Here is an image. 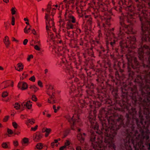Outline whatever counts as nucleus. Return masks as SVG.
Listing matches in <instances>:
<instances>
[{"mask_svg":"<svg viewBox=\"0 0 150 150\" xmlns=\"http://www.w3.org/2000/svg\"><path fill=\"white\" fill-rule=\"evenodd\" d=\"M76 150H81V149L80 147L77 146L76 148Z\"/></svg>","mask_w":150,"mask_h":150,"instance_id":"51","label":"nucleus"},{"mask_svg":"<svg viewBox=\"0 0 150 150\" xmlns=\"http://www.w3.org/2000/svg\"><path fill=\"white\" fill-rule=\"evenodd\" d=\"M92 16L98 20L99 17V13L97 11H95L92 13Z\"/></svg>","mask_w":150,"mask_h":150,"instance_id":"13","label":"nucleus"},{"mask_svg":"<svg viewBox=\"0 0 150 150\" xmlns=\"http://www.w3.org/2000/svg\"><path fill=\"white\" fill-rule=\"evenodd\" d=\"M47 116L48 117H50V116H51V115L50 114H47Z\"/></svg>","mask_w":150,"mask_h":150,"instance_id":"61","label":"nucleus"},{"mask_svg":"<svg viewBox=\"0 0 150 150\" xmlns=\"http://www.w3.org/2000/svg\"><path fill=\"white\" fill-rule=\"evenodd\" d=\"M29 88L32 90L34 91L35 92L37 90L39 89V88L34 85H30Z\"/></svg>","mask_w":150,"mask_h":150,"instance_id":"16","label":"nucleus"},{"mask_svg":"<svg viewBox=\"0 0 150 150\" xmlns=\"http://www.w3.org/2000/svg\"><path fill=\"white\" fill-rule=\"evenodd\" d=\"M4 1L5 2L7 3L9 1V0H4Z\"/></svg>","mask_w":150,"mask_h":150,"instance_id":"57","label":"nucleus"},{"mask_svg":"<svg viewBox=\"0 0 150 150\" xmlns=\"http://www.w3.org/2000/svg\"><path fill=\"white\" fill-rule=\"evenodd\" d=\"M30 27L28 28V30L27 29V27H26L24 29V32L25 33H28V30H31L30 27L31 26L30 25Z\"/></svg>","mask_w":150,"mask_h":150,"instance_id":"28","label":"nucleus"},{"mask_svg":"<svg viewBox=\"0 0 150 150\" xmlns=\"http://www.w3.org/2000/svg\"><path fill=\"white\" fill-rule=\"evenodd\" d=\"M53 108L54 110V112L56 113L57 112V110L56 109V107L55 105H53Z\"/></svg>","mask_w":150,"mask_h":150,"instance_id":"44","label":"nucleus"},{"mask_svg":"<svg viewBox=\"0 0 150 150\" xmlns=\"http://www.w3.org/2000/svg\"><path fill=\"white\" fill-rule=\"evenodd\" d=\"M13 144L15 146H17L18 145V143L17 141H14L13 142Z\"/></svg>","mask_w":150,"mask_h":150,"instance_id":"47","label":"nucleus"},{"mask_svg":"<svg viewBox=\"0 0 150 150\" xmlns=\"http://www.w3.org/2000/svg\"><path fill=\"white\" fill-rule=\"evenodd\" d=\"M105 142L107 144V146L110 148L113 149L114 150H116V146L112 140H108L105 139Z\"/></svg>","mask_w":150,"mask_h":150,"instance_id":"8","label":"nucleus"},{"mask_svg":"<svg viewBox=\"0 0 150 150\" xmlns=\"http://www.w3.org/2000/svg\"><path fill=\"white\" fill-rule=\"evenodd\" d=\"M38 85L40 87H42V83L40 81H38Z\"/></svg>","mask_w":150,"mask_h":150,"instance_id":"39","label":"nucleus"},{"mask_svg":"<svg viewBox=\"0 0 150 150\" xmlns=\"http://www.w3.org/2000/svg\"><path fill=\"white\" fill-rule=\"evenodd\" d=\"M104 20L106 23L108 25H110V22L111 21V18L110 16H105L104 17Z\"/></svg>","mask_w":150,"mask_h":150,"instance_id":"11","label":"nucleus"},{"mask_svg":"<svg viewBox=\"0 0 150 150\" xmlns=\"http://www.w3.org/2000/svg\"><path fill=\"white\" fill-rule=\"evenodd\" d=\"M103 4L102 3L98 2V5L100 8H102L103 7Z\"/></svg>","mask_w":150,"mask_h":150,"instance_id":"30","label":"nucleus"},{"mask_svg":"<svg viewBox=\"0 0 150 150\" xmlns=\"http://www.w3.org/2000/svg\"><path fill=\"white\" fill-rule=\"evenodd\" d=\"M35 44H36V43H37V44H38V45H40V42L39 41H37V42H35Z\"/></svg>","mask_w":150,"mask_h":150,"instance_id":"53","label":"nucleus"},{"mask_svg":"<svg viewBox=\"0 0 150 150\" xmlns=\"http://www.w3.org/2000/svg\"><path fill=\"white\" fill-rule=\"evenodd\" d=\"M24 20L25 21H28V19L26 18H24Z\"/></svg>","mask_w":150,"mask_h":150,"instance_id":"63","label":"nucleus"},{"mask_svg":"<svg viewBox=\"0 0 150 150\" xmlns=\"http://www.w3.org/2000/svg\"><path fill=\"white\" fill-rule=\"evenodd\" d=\"M11 13L12 14L14 15L16 13V11L15 10L14 8H12L11 9Z\"/></svg>","mask_w":150,"mask_h":150,"instance_id":"37","label":"nucleus"},{"mask_svg":"<svg viewBox=\"0 0 150 150\" xmlns=\"http://www.w3.org/2000/svg\"><path fill=\"white\" fill-rule=\"evenodd\" d=\"M29 80L33 82H34L35 81V77L34 76H32L29 79Z\"/></svg>","mask_w":150,"mask_h":150,"instance_id":"33","label":"nucleus"},{"mask_svg":"<svg viewBox=\"0 0 150 150\" xmlns=\"http://www.w3.org/2000/svg\"><path fill=\"white\" fill-rule=\"evenodd\" d=\"M63 149H64L62 146L59 149L60 150H63Z\"/></svg>","mask_w":150,"mask_h":150,"instance_id":"62","label":"nucleus"},{"mask_svg":"<svg viewBox=\"0 0 150 150\" xmlns=\"http://www.w3.org/2000/svg\"><path fill=\"white\" fill-rule=\"evenodd\" d=\"M37 105L39 107H40L41 106V104H39V103H37Z\"/></svg>","mask_w":150,"mask_h":150,"instance_id":"59","label":"nucleus"},{"mask_svg":"<svg viewBox=\"0 0 150 150\" xmlns=\"http://www.w3.org/2000/svg\"><path fill=\"white\" fill-rule=\"evenodd\" d=\"M36 147L37 149H41L42 148V146L41 144L39 143L37 144L36 146Z\"/></svg>","mask_w":150,"mask_h":150,"instance_id":"24","label":"nucleus"},{"mask_svg":"<svg viewBox=\"0 0 150 150\" xmlns=\"http://www.w3.org/2000/svg\"><path fill=\"white\" fill-rule=\"evenodd\" d=\"M28 42V40L27 39H25L24 40L23 42V44L24 45H26L27 44Z\"/></svg>","mask_w":150,"mask_h":150,"instance_id":"45","label":"nucleus"},{"mask_svg":"<svg viewBox=\"0 0 150 150\" xmlns=\"http://www.w3.org/2000/svg\"><path fill=\"white\" fill-rule=\"evenodd\" d=\"M51 146L52 148H53L54 146V142H52L51 144Z\"/></svg>","mask_w":150,"mask_h":150,"instance_id":"50","label":"nucleus"},{"mask_svg":"<svg viewBox=\"0 0 150 150\" xmlns=\"http://www.w3.org/2000/svg\"><path fill=\"white\" fill-rule=\"evenodd\" d=\"M142 111V110L141 108H140V110L139 112V117L141 119L140 122L142 124V125H143V120H144L143 117L142 115V112H141Z\"/></svg>","mask_w":150,"mask_h":150,"instance_id":"14","label":"nucleus"},{"mask_svg":"<svg viewBox=\"0 0 150 150\" xmlns=\"http://www.w3.org/2000/svg\"><path fill=\"white\" fill-rule=\"evenodd\" d=\"M74 32L73 31H67L66 33V34L69 37L72 38L73 36Z\"/></svg>","mask_w":150,"mask_h":150,"instance_id":"19","label":"nucleus"},{"mask_svg":"<svg viewBox=\"0 0 150 150\" xmlns=\"http://www.w3.org/2000/svg\"><path fill=\"white\" fill-rule=\"evenodd\" d=\"M62 9L66 8L64 16L66 21L65 23L62 20L59 21V25L64 26L66 24V28L68 30L73 29L77 23L76 18L71 13L72 10L76 9L78 13H80L83 9V6L79 3L78 0H64L59 4V8Z\"/></svg>","mask_w":150,"mask_h":150,"instance_id":"2","label":"nucleus"},{"mask_svg":"<svg viewBox=\"0 0 150 150\" xmlns=\"http://www.w3.org/2000/svg\"><path fill=\"white\" fill-rule=\"evenodd\" d=\"M52 103H53V104L54 103H55V100H53V101H52Z\"/></svg>","mask_w":150,"mask_h":150,"instance_id":"64","label":"nucleus"},{"mask_svg":"<svg viewBox=\"0 0 150 150\" xmlns=\"http://www.w3.org/2000/svg\"><path fill=\"white\" fill-rule=\"evenodd\" d=\"M33 46H34L35 49L37 50L40 51L39 53H41V51L40 48V47L38 45H36L34 46L33 45H32Z\"/></svg>","mask_w":150,"mask_h":150,"instance_id":"22","label":"nucleus"},{"mask_svg":"<svg viewBox=\"0 0 150 150\" xmlns=\"http://www.w3.org/2000/svg\"><path fill=\"white\" fill-rule=\"evenodd\" d=\"M8 95V93L6 92H4L2 94V97H5L7 96Z\"/></svg>","mask_w":150,"mask_h":150,"instance_id":"29","label":"nucleus"},{"mask_svg":"<svg viewBox=\"0 0 150 150\" xmlns=\"http://www.w3.org/2000/svg\"><path fill=\"white\" fill-rule=\"evenodd\" d=\"M54 143H57L58 141V140H57V139H55V140H54Z\"/></svg>","mask_w":150,"mask_h":150,"instance_id":"58","label":"nucleus"},{"mask_svg":"<svg viewBox=\"0 0 150 150\" xmlns=\"http://www.w3.org/2000/svg\"><path fill=\"white\" fill-rule=\"evenodd\" d=\"M12 125L16 129L17 128L18 125L16 122H12Z\"/></svg>","mask_w":150,"mask_h":150,"instance_id":"26","label":"nucleus"},{"mask_svg":"<svg viewBox=\"0 0 150 150\" xmlns=\"http://www.w3.org/2000/svg\"><path fill=\"white\" fill-rule=\"evenodd\" d=\"M32 100L34 101H36L37 100V98L35 95H33L32 96Z\"/></svg>","mask_w":150,"mask_h":150,"instance_id":"31","label":"nucleus"},{"mask_svg":"<svg viewBox=\"0 0 150 150\" xmlns=\"http://www.w3.org/2000/svg\"><path fill=\"white\" fill-rule=\"evenodd\" d=\"M33 57V56L32 55H30L28 56V57L27 58V60L28 61H29L30 60V59Z\"/></svg>","mask_w":150,"mask_h":150,"instance_id":"40","label":"nucleus"},{"mask_svg":"<svg viewBox=\"0 0 150 150\" xmlns=\"http://www.w3.org/2000/svg\"><path fill=\"white\" fill-rule=\"evenodd\" d=\"M145 68L144 79L146 83L144 89L141 90L142 96L139 97L140 103L144 111L146 110L149 113L150 110V66H144ZM150 123V120H149Z\"/></svg>","mask_w":150,"mask_h":150,"instance_id":"4","label":"nucleus"},{"mask_svg":"<svg viewBox=\"0 0 150 150\" xmlns=\"http://www.w3.org/2000/svg\"><path fill=\"white\" fill-rule=\"evenodd\" d=\"M51 6L49 4L48 6L46 11L47 13H45V18L46 19V30L47 31V35L49 38L52 40L53 38V34L51 32H49V28H52L53 29L54 23L53 20L50 17V12L51 9Z\"/></svg>","mask_w":150,"mask_h":150,"instance_id":"6","label":"nucleus"},{"mask_svg":"<svg viewBox=\"0 0 150 150\" xmlns=\"http://www.w3.org/2000/svg\"><path fill=\"white\" fill-rule=\"evenodd\" d=\"M48 102L50 103H51V104H53V103H52V101H50V100L49 99H48Z\"/></svg>","mask_w":150,"mask_h":150,"instance_id":"54","label":"nucleus"},{"mask_svg":"<svg viewBox=\"0 0 150 150\" xmlns=\"http://www.w3.org/2000/svg\"><path fill=\"white\" fill-rule=\"evenodd\" d=\"M17 65H18V67L19 68V69H18V68H17L16 67H15V68L16 70L18 71H20L21 69H23V66L22 64L18 63L17 64Z\"/></svg>","mask_w":150,"mask_h":150,"instance_id":"21","label":"nucleus"},{"mask_svg":"<svg viewBox=\"0 0 150 150\" xmlns=\"http://www.w3.org/2000/svg\"><path fill=\"white\" fill-rule=\"evenodd\" d=\"M45 74H46L47 73V72H48V70L47 69H45Z\"/></svg>","mask_w":150,"mask_h":150,"instance_id":"55","label":"nucleus"},{"mask_svg":"<svg viewBox=\"0 0 150 150\" xmlns=\"http://www.w3.org/2000/svg\"><path fill=\"white\" fill-rule=\"evenodd\" d=\"M74 98H71L69 99L70 103L72 104V106H74L73 108L75 110V114L72 116H71L69 115L65 116V117L68 120L71 125V129L77 131L78 133L77 137L78 140L81 142H83L84 138L86 135L85 133H82L79 128V126L81 125V122L80 121L79 115L81 111L79 107H76L77 103L74 100Z\"/></svg>","mask_w":150,"mask_h":150,"instance_id":"3","label":"nucleus"},{"mask_svg":"<svg viewBox=\"0 0 150 150\" xmlns=\"http://www.w3.org/2000/svg\"><path fill=\"white\" fill-rule=\"evenodd\" d=\"M55 10V9L54 8H53L52 9V12L51 13V15L52 16H53L54 15V14L55 13L54 11Z\"/></svg>","mask_w":150,"mask_h":150,"instance_id":"46","label":"nucleus"},{"mask_svg":"<svg viewBox=\"0 0 150 150\" xmlns=\"http://www.w3.org/2000/svg\"><path fill=\"white\" fill-rule=\"evenodd\" d=\"M42 131L43 132H46L45 135L46 137H47L50 132L51 130L49 129L45 128L43 129Z\"/></svg>","mask_w":150,"mask_h":150,"instance_id":"17","label":"nucleus"},{"mask_svg":"<svg viewBox=\"0 0 150 150\" xmlns=\"http://www.w3.org/2000/svg\"><path fill=\"white\" fill-rule=\"evenodd\" d=\"M65 71L66 73H68L70 75H71L72 74L73 71L71 67L69 65L66 67Z\"/></svg>","mask_w":150,"mask_h":150,"instance_id":"10","label":"nucleus"},{"mask_svg":"<svg viewBox=\"0 0 150 150\" xmlns=\"http://www.w3.org/2000/svg\"><path fill=\"white\" fill-rule=\"evenodd\" d=\"M70 89L71 91V93H74V92H75V90H76V89L74 88L73 86L70 88Z\"/></svg>","mask_w":150,"mask_h":150,"instance_id":"36","label":"nucleus"},{"mask_svg":"<svg viewBox=\"0 0 150 150\" xmlns=\"http://www.w3.org/2000/svg\"><path fill=\"white\" fill-rule=\"evenodd\" d=\"M89 121L90 123L92 125L95 122V117L94 116L90 115L88 118Z\"/></svg>","mask_w":150,"mask_h":150,"instance_id":"12","label":"nucleus"},{"mask_svg":"<svg viewBox=\"0 0 150 150\" xmlns=\"http://www.w3.org/2000/svg\"><path fill=\"white\" fill-rule=\"evenodd\" d=\"M11 82L10 81H7V82H4L3 83L5 85V86L4 88H6L7 86H9V84L11 83V86H12V84L11 83Z\"/></svg>","mask_w":150,"mask_h":150,"instance_id":"23","label":"nucleus"},{"mask_svg":"<svg viewBox=\"0 0 150 150\" xmlns=\"http://www.w3.org/2000/svg\"><path fill=\"white\" fill-rule=\"evenodd\" d=\"M113 130H114V134L113 135H115L117 134L116 130H117V128L116 129V130H115V129H114Z\"/></svg>","mask_w":150,"mask_h":150,"instance_id":"49","label":"nucleus"},{"mask_svg":"<svg viewBox=\"0 0 150 150\" xmlns=\"http://www.w3.org/2000/svg\"><path fill=\"white\" fill-rule=\"evenodd\" d=\"M49 89L51 90L52 91V95H51L50 94L48 93H47L50 96V98L51 99H53V96H54V93L53 91H54V88L53 86H50L49 88H48V90Z\"/></svg>","mask_w":150,"mask_h":150,"instance_id":"18","label":"nucleus"},{"mask_svg":"<svg viewBox=\"0 0 150 150\" xmlns=\"http://www.w3.org/2000/svg\"><path fill=\"white\" fill-rule=\"evenodd\" d=\"M30 101L23 102L21 105L18 103H16L14 107L17 110L20 109L22 111L24 110L25 108L30 109L32 106V105L30 104Z\"/></svg>","mask_w":150,"mask_h":150,"instance_id":"7","label":"nucleus"},{"mask_svg":"<svg viewBox=\"0 0 150 150\" xmlns=\"http://www.w3.org/2000/svg\"><path fill=\"white\" fill-rule=\"evenodd\" d=\"M9 117V116H6L3 119V121L5 122L7 121L8 120V119Z\"/></svg>","mask_w":150,"mask_h":150,"instance_id":"38","label":"nucleus"},{"mask_svg":"<svg viewBox=\"0 0 150 150\" xmlns=\"http://www.w3.org/2000/svg\"><path fill=\"white\" fill-rule=\"evenodd\" d=\"M62 147H63V149H66V148L67 146H65V145L64 146H62Z\"/></svg>","mask_w":150,"mask_h":150,"instance_id":"60","label":"nucleus"},{"mask_svg":"<svg viewBox=\"0 0 150 150\" xmlns=\"http://www.w3.org/2000/svg\"><path fill=\"white\" fill-rule=\"evenodd\" d=\"M70 144V143L68 141H67V142L65 143V145L66 146H69Z\"/></svg>","mask_w":150,"mask_h":150,"instance_id":"43","label":"nucleus"},{"mask_svg":"<svg viewBox=\"0 0 150 150\" xmlns=\"http://www.w3.org/2000/svg\"><path fill=\"white\" fill-rule=\"evenodd\" d=\"M69 129H68V130H67L66 131V133L67 134H68L69 132Z\"/></svg>","mask_w":150,"mask_h":150,"instance_id":"56","label":"nucleus"},{"mask_svg":"<svg viewBox=\"0 0 150 150\" xmlns=\"http://www.w3.org/2000/svg\"><path fill=\"white\" fill-rule=\"evenodd\" d=\"M23 142L25 143H27L28 142V139L26 138H24L23 140Z\"/></svg>","mask_w":150,"mask_h":150,"instance_id":"35","label":"nucleus"},{"mask_svg":"<svg viewBox=\"0 0 150 150\" xmlns=\"http://www.w3.org/2000/svg\"><path fill=\"white\" fill-rule=\"evenodd\" d=\"M2 146L4 148H8V146L7 144L6 143H3L2 144Z\"/></svg>","mask_w":150,"mask_h":150,"instance_id":"27","label":"nucleus"},{"mask_svg":"<svg viewBox=\"0 0 150 150\" xmlns=\"http://www.w3.org/2000/svg\"><path fill=\"white\" fill-rule=\"evenodd\" d=\"M8 132L9 134H12L13 133V131L11 130L8 129Z\"/></svg>","mask_w":150,"mask_h":150,"instance_id":"42","label":"nucleus"},{"mask_svg":"<svg viewBox=\"0 0 150 150\" xmlns=\"http://www.w3.org/2000/svg\"><path fill=\"white\" fill-rule=\"evenodd\" d=\"M120 22L119 25L116 27L117 30V37L115 36L112 31L114 28L110 29V32L113 37V39L111 40L110 44L111 47L114 49V47L116 46L118 40L122 39L124 36V30L126 33L133 34V28L132 26L126 25L124 23L122 18H120Z\"/></svg>","mask_w":150,"mask_h":150,"instance_id":"5","label":"nucleus"},{"mask_svg":"<svg viewBox=\"0 0 150 150\" xmlns=\"http://www.w3.org/2000/svg\"><path fill=\"white\" fill-rule=\"evenodd\" d=\"M34 123V122L33 121L31 120L30 119H28L27 120V121L26 122V123L27 125H28L29 123H30L31 124H33Z\"/></svg>","mask_w":150,"mask_h":150,"instance_id":"25","label":"nucleus"},{"mask_svg":"<svg viewBox=\"0 0 150 150\" xmlns=\"http://www.w3.org/2000/svg\"><path fill=\"white\" fill-rule=\"evenodd\" d=\"M18 87L22 90H25L28 88V85L25 82H20L18 83Z\"/></svg>","mask_w":150,"mask_h":150,"instance_id":"9","label":"nucleus"},{"mask_svg":"<svg viewBox=\"0 0 150 150\" xmlns=\"http://www.w3.org/2000/svg\"><path fill=\"white\" fill-rule=\"evenodd\" d=\"M38 127V125H36L35 126V127H32L31 128V130L35 131L36 130Z\"/></svg>","mask_w":150,"mask_h":150,"instance_id":"41","label":"nucleus"},{"mask_svg":"<svg viewBox=\"0 0 150 150\" xmlns=\"http://www.w3.org/2000/svg\"><path fill=\"white\" fill-rule=\"evenodd\" d=\"M87 23L89 25H91L92 24V19L91 18H90L87 21Z\"/></svg>","mask_w":150,"mask_h":150,"instance_id":"32","label":"nucleus"},{"mask_svg":"<svg viewBox=\"0 0 150 150\" xmlns=\"http://www.w3.org/2000/svg\"><path fill=\"white\" fill-rule=\"evenodd\" d=\"M12 40L13 41H16V42H17L18 41L17 40H16L13 37H12Z\"/></svg>","mask_w":150,"mask_h":150,"instance_id":"52","label":"nucleus"},{"mask_svg":"<svg viewBox=\"0 0 150 150\" xmlns=\"http://www.w3.org/2000/svg\"><path fill=\"white\" fill-rule=\"evenodd\" d=\"M32 33L34 35H36V31L34 29H33L31 30Z\"/></svg>","mask_w":150,"mask_h":150,"instance_id":"48","label":"nucleus"},{"mask_svg":"<svg viewBox=\"0 0 150 150\" xmlns=\"http://www.w3.org/2000/svg\"><path fill=\"white\" fill-rule=\"evenodd\" d=\"M129 112L132 116L134 119H136L137 125L139 127V130L140 133H139L136 130L134 125H132L130 130L126 129L125 135L120 145L121 150H130L132 149V146H133L135 150H144V143L150 150V131L147 129L145 131L141 126L139 127L138 125L139 120L135 116L137 114L136 110H129Z\"/></svg>","mask_w":150,"mask_h":150,"instance_id":"1","label":"nucleus"},{"mask_svg":"<svg viewBox=\"0 0 150 150\" xmlns=\"http://www.w3.org/2000/svg\"><path fill=\"white\" fill-rule=\"evenodd\" d=\"M12 25H15V18L14 16H13L12 18Z\"/></svg>","mask_w":150,"mask_h":150,"instance_id":"34","label":"nucleus"},{"mask_svg":"<svg viewBox=\"0 0 150 150\" xmlns=\"http://www.w3.org/2000/svg\"><path fill=\"white\" fill-rule=\"evenodd\" d=\"M4 43L6 45V47H8V45L10 44L9 40L8 39V37L6 36L5 37V38L4 40Z\"/></svg>","mask_w":150,"mask_h":150,"instance_id":"20","label":"nucleus"},{"mask_svg":"<svg viewBox=\"0 0 150 150\" xmlns=\"http://www.w3.org/2000/svg\"><path fill=\"white\" fill-rule=\"evenodd\" d=\"M33 139L35 142H37L41 138V136L40 135L35 134V135L33 136Z\"/></svg>","mask_w":150,"mask_h":150,"instance_id":"15","label":"nucleus"}]
</instances>
